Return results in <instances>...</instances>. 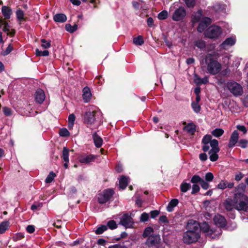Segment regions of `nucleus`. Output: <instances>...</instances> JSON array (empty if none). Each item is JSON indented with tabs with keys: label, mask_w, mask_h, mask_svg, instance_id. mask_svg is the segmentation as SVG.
Segmentation results:
<instances>
[{
	"label": "nucleus",
	"mask_w": 248,
	"mask_h": 248,
	"mask_svg": "<svg viewBox=\"0 0 248 248\" xmlns=\"http://www.w3.org/2000/svg\"><path fill=\"white\" fill-rule=\"evenodd\" d=\"M202 150L203 152L209 151V158L211 161H216L218 158L217 153L219 152L218 142L216 139L212 140L211 135H206L202 140Z\"/></svg>",
	"instance_id": "obj_1"
},
{
	"label": "nucleus",
	"mask_w": 248,
	"mask_h": 248,
	"mask_svg": "<svg viewBox=\"0 0 248 248\" xmlns=\"http://www.w3.org/2000/svg\"><path fill=\"white\" fill-rule=\"evenodd\" d=\"M200 237V225L197 221L193 220L188 221L187 224V231L183 234V241L186 244L194 243Z\"/></svg>",
	"instance_id": "obj_2"
},
{
	"label": "nucleus",
	"mask_w": 248,
	"mask_h": 248,
	"mask_svg": "<svg viewBox=\"0 0 248 248\" xmlns=\"http://www.w3.org/2000/svg\"><path fill=\"white\" fill-rule=\"evenodd\" d=\"M245 186L243 184H239L235 187L234 200L235 202V209L238 211L248 210V198L240 191H244Z\"/></svg>",
	"instance_id": "obj_3"
},
{
	"label": "nucleus",
	"mask_w": 248,
	"mask_h": 248,
	"mask_svg": "<svg viewBox=\"0 0 248 248\" xmlns=\"http://www.w3.org/2000/svg\"><path fill=\"white\" fill-rule=\"evenodd\" d=\"M206 62L207 65V69L208 72L212 75H216L218 73L221 69V64L217 61L213 60L208 57L206 59Z\"/></svg>",
	"instance_id": "obj_4"
},
{
	"label": "nucleus",
	"mask_w": 248,
	"mask_h": 248,
	"mask_svg": "<svg viewBox=\"0 0 248 248\" xmlns=\"http://www.w3.org/2000/svg\"><path fill=\"white\" fill-rule=\"evenodd\" d=\"M226 87L234 96H240L243 93V88L236 82L232 81L226 84Z\"/></svg>",
	"instance_id": "obj_5"
},
{
	"label": "nucleus",
	"mask_w": 248,
	"mask_h": 248,
	"mask_svg": "<svg viewBox=\"0 0 248 248\" xmlns=\"http://www.w3.org/2000/svg\"><path fill=\"white\" fill-rule=\"evenodd\" d=\"M222 33L221 29L217 26L210 27L205 32V35L210 38L218 37Z\"/></svg>",
	"instance_id": "obj_6"
},
{
	"label": "nucleus",
	"mask_w": 248,
	"mask_h": 248,
	"mask_svg": "<svg viewBox=\"0 0 248 248\" xmlns=\"http://www.w3.org/2000/svg\"><path fill=\"white\" fill-rule=\"evenodd\" d=\"M114 191L111 189L105 190L99 194L98 200L100 203L103 204L107 202L113 195Z\"/></svg>",
	"instance_id": "obj_7"
},
{
	"label": "nucleus",
	"mask_w": 248,
	"mask_h": 248,
	"mask_svg": "<svg viewBox=\"0 0 248 248\" xmlns=\"http://www.w3.org/2000/svg\"><path fill=\"white\" fill-rule=\"evenodd\" d=\"M96 111L93 108L89 109L84 114V123L88 126L94 123L95 120V114Z\"/></svg>",
	"instance_id": "obj_8"
},
{
	"label": "nucleus",
	"mask_w": 248,
	"mask_h": 248,
	"mask_svg": "<svg viewBox=\"0 0 248 248\" xmlns=\"http://www.w3.org/2000/svg\"><path fill=\"white\" fill-rule=\"evenodd\" d=\"M186 15V11L184 8L181 7L176 9L173 15L172 19L174 21H179L182 19Z\"/></svg>",
	"instance_id": "obj_9"
},
{
	"label": "nucleus",
	"mask_w": 248,
	"mask_h": 248,
	"mask_svg": "<svg viewBox=\"0 0 248 248\" xmlns=\"http://www.w3.org/2000/svg\"><path fill=\"white\" fill-rule=\"evenodd\" d=\"M120 223L126 228H130L132 227L133 220L130 216L127 214H125L121 217Z\"/></svg>",
	"instance_id": "obj_10"
},
{
	"label": "nucleus",
	"mask_w": 248,
	"mask_h": 248,
	"mask_svg": "<svg viewBox=\"0 0 248 248\" xmlns=\"http://www.w3.org/2000/svg\"><path fill=\"white\" fill-rule=\"evenodd\" d=\"M95 158L96 156L93 155H81L78 156V159L81 163L88 164L93 161Z\"/></svg>",
	"instance_id": "obj_11"
},
{
	"label": "nucleus",
	"mask_w": 248,
	"mask_h": 248,
	"mask_svg": "<svg viewBox=\"0 0 248 248\" xmlns=\"http://www.w3.org/2000/svg\"><path fill=\"white\" fill-rule=\"evenodd\" d=\"M239 139V133L237 130H234L232 134L229 142L228 143V147L229 148H232L235 146L237 143Z\"/></svg>",
	"instance_id": "obj_12"
},
{
	"label": "nucleus",
	"mask_w": 248,
	"mask_h": 248,
	"mask_svg": "<svg viewBox=\"0 0 248 248\" xmlns=\"http://www.w3.org/2000/svg\"><path fill=\"white\" fill-rule=\"evenodd\" d=\"M160 241L159 235H151L148 237L146 243L149 246H155L159 244Z\"/></svg>",
	"instance_id": "obj_13"
},
{
	"label": "nucleus",
	"mask_w": 248,
	"mask_h": 248,
	"mask_svg": "<svg viewBox=\"0 0 248 248\" xmlns=\"http://www.w3.org/2000/svg\"><path fill=\"white\" fill-rule=\"evenodd\" d=\"M236 42V38L234 36L227 38L220 45L221 48L227 49L235 44Z\"/></svg>",
	"instance_id": "obj_14"
},
{
	"label": "nucleus",
	"mask_w": 248,
	"mask_h": 248,
	"mask_svg": "<svg viewBox=\"0 0 248 248\" xmlns=\"http://www.w3.org/2000/svg\"><path fill=\"white\" fill-rule=\"evenodd\" d=\"M211 23V19L208 17H204L201 20L199 24L197 30L202 32Z\"/></svg>",
	"instance_id": "obj_15"
},
{
	"label": "nucleus",
	"mask_w": 248,
	"mask_h": 248,
	"mask_svg": "<svg viewBox=\"0 0 248 248\" xmlns=\"http://www.w3.org/2000/svg\"><path fill=\"white\" fill-rule=\"evenodd\" d=\"M215 223L220 227H224L226 225V221L225 218L220 215H217L214 217Z\"/></svg>",
	"instance_id": "obj_16"
},
{
	"label": "nucleus",
	"mask_w": 248,
	"mask_h": 248,
	"mask_svg": "<svg viewBox=\"0 0 248 248\" xmlns=\"http://www.w3.org/2000/svg\"><path fill=\"white\" fill-rule=\"evenodd\" d=\"M35 98L36 102L38 103H42L45 98V95L44 91L40 89H38L35 93Z\"/></svg>",
	"instance_id": "obj_17"
},
{
	"label": "nucleus",
	"mask_w": 248,
	"mask_h": 248,
	"mask_svg": "<svg viewBox=\"0 0 248 248\" xmlns=\"http://www.w3.org/2000/svg\"><path fill=\"white\" fill-rule=\"evenodd\" d=\"M235 202L234 199H228L224 202V206L227 211H232L235 208Z\"/></svg>",
	"instance_id": "obj_18"
},
{
	"label": "nucleus",
	"mask_w": 248,
	"mask_h": 248,
	"mask_svg": "<svg viewBox=\"0 0 248 248\" xmlns=\"http://www.w3.org/2000/svg\"><path fill=\"white\" fill-rule=\"evenodd\" d=\"M234 186V183H228L226 180H221L217 185V188L220 189H224L227 187L232 188Z\"/></svg>",
	"instance_id": "obj_19"
},
{
	"label": "nucleus",
	"mask_w": 248,
	"mask_h": 248,
	"mask_svg": "<svg viewBox=\"0 0 248 248\" xmlns=\"http://www.w3.org/2000/svg\"><path fill=\"white\" fill-rule=\"evenodd\" d=\"M92 94L90 89L88 87H85L83 89V98L85 102H89L91 98Z\"/></svg>",
	"instance_id": "obj_20"
},
{
	"label": "nucleus",
	"mask_w": 248,
	"mask_h": 248,
	"mask_svg": "<svg viewBox=\"0 0 248 248\" xmlns=\"http://www.w3.org/2000/svg\"><path fill=\"white\" fill-rule=\"evenodd\" d=\"M1 12L6 19H9L12 14V9L6 6H3L2 7Z\"/></svg>",
	"instance_id": "obj_21"
},
{
	"label": "nucleus",
	"mask_w": 248,
	"mask_h": 248,
	"mask_svg": "<svg viewBox=\"0 0 248 248\" xmlns=\"http://www.w3.org/2000/svg\"><path fill=\"white\" fill-rule=\"evenodd\" d=\"M53 19L55 22L63 23L66 21V16L63 14H57L53 17Z\"/></svg>",
	"instance_id": "obj_22"
},
{
	"label": "nucleus",
	"mask_w": 248,
	"mask_h": 248,
	"mask_svg": "<svg viewBox=\"0 0 248 248\" xmlns=\"http://www.w3.org/2000/svg\"><path fill=\"white\" fill-rule=\"evenodd\" d=\"M128 182L129 180L128 177H126L124 176H121L119 179L120 187L123 189H124L126 187Z\"/></svg>",
	"instance_id": "obj_23"
},
{
	"label": "nucleus",
	"mask_w": 248,
	"mask_h": 248,
	"mask_svg": "<svg viewBox=\"0 0 248 248\" xmlns=\"http://www.w3.org/2000/svg\"><path fill=\"white\" fill-rule=\"evenodd\" d=\"M178 203V200L176 199L171 200L169 203L167 209L169 212H172L174 207L176 206Z\"/></svg>",
	"instance_id": "obj_24"
},
{
	"label": "nucleus",
	"mask_w": 248,
	"mask_h": 248,
	"mask_svg": "<svg viewBox=\"0 0 248 248\" xmlns=\"http://www.w3.org/2000/svg\"><path fill=\"white\" fill-rule=\"evenodd\" d=\"M93 139L95 145L96 147L99 148L102 146L103 142L102 139L96 133H94L93 135Z\"/></svg>",
	"instance_id": "obj_25"
},
{
	"label": "nucleus",
	"mask_w": 248,
	"mask_h": 248,
	"mask_svg": "<svg viewBox=\"0 0 248 248\" xmlns=\"http://www.w3.org/2000/svg\"><path fill=\"white\" fill-rule=\"evenodd\" d=\"M3 31L4 32H6L7 35H14L15 34V30H12L10 31V27L8 25L7 21H4V24L3 25Z\"/></svg>",
	"instance_id": "obj_26"
},
{
	"label": "nucleus",
	"mask_w": 248,
	"mask_h": 248,
	"mask_svg": "<svg viewBox=\"0 0 248 248\" xmlns=\"http://www.w3.org/2000/svg\"><path fill=\"white\" fill-rule=\"evenodd\" d=\"M10 222L8 221H4L0 224V234L3 233L9 228Z\"/></svg>",
	"instance_id": "obj_27"
},
{
	"label": "nucleus",
	"mask_w": 248,
	"mask_h": 248,
	"mask_svg": "<svg viewBox=\"0 0 248 248\" xmlns=\"http://www.w3.org/2000/svg\"><path fill=\"white\" fill-rule=\"evenodd\" d=\"M184 130L189 134L193 135L196 130V127L192 124H188L185 126Z\"/></svg>",
	"instance_id": "obj_28"
},
{
	"label": "nucleus",
	"mask_w": 248,
	"mask_h": 248,
	"mask_svg": "<svg viewBox=\"0 0 248 248\" xmlns=\"http://www.w3.org/2000/svg\"><path fill=\"white\" fill-rule=\"evenodd\" d=\"M69 150L66 147H63L62 150V158L64 162H69Z\"/></svg>",
	"instance_id": "obj_29"
},
{
	"label": "nucleus",
	"mask_w": 248,
	"mask_h": 248,
	"mask_svg": "<svg viewBox=\"0 0 248 248\" xmlns=\"http://www.w3.org/2000/svg\"><path fill=\"white\" fill-rule=\"evenodd\" d=\"M224 130L221 128H216L211 132L212 134L215 137L218 138L223 135Z\"/></svg>",
	"instance_id": "obj_30"
},
{
	"label": "nucleus",
	"mask_w": 248,
	"mask_h": 248,
	"mask_svg": "<svg viewBox=\"0 0 248 248\" xmlns=\"http://www.w3.org/2000/svg\"><path fill=\"white\" fill-rule=\"evenodd\" d=\"M133 43L137 46H141L144 43L143 37L140 35L133 39Z\"/></svg>",
	"instance_id": "obj_31"
},
{
	"label": "nucleus",
	"mask_w": 248,
	"mask_h": 248,
	"mask_svg": "<svg viewBox=\"0 0 248 248\" xmlns=\"http://www.w3.org/2000/svg\"><path fill=\"white\" fill-rule=\"evenodd\" d=\"M16 18L19 21H21L24 19V13L23 11L20 9H18L16 11Z\"/></svg>",
	"instance_id": "obj_32"
},
{
	"label": "nucleus",
	"mask_w": 248,
	"mask_h": 248,
	"mask_svg": "<svg viewBox=\"0 0 248 248\" xmlns=\"http://www.w3.org/2000/svg\"><path fill=\"white\" fill-rule=\"evenodd\" d=\"M191 187V185L189 183L183 182L180 186L181 191L182 192H186Z\"/></svg>",
	"instance_id": "obj_33"
},
{
	"label": "nucleus",
	"mask_w": 248,
	"mask_h": 248,
	"mask_svg": "<svg viewBox=\"0 0 248 248\" xmlns=\"http://www.w3.org/2000/svg\"><path fill=\"white\" fill-rule=\"evenodd\" d=\"M65 29L67 31L73 33L78 29V26L76 24L71 26L70 24H67L65 25Z\"/></svg>",
	"instance_id": "obj_34"
},
{
	"label": "nucleus",
	"mask_w": 248,
	"mask_h": 248,
	"mask_svg": "<svg viewBox=\"0 0 248 248\" xmlns=\"http://www.w3.org/2000/svg\"><path fill=\"white\" fill-rule=\"evenodd\" d=\"M202 10H199L196 13H195V15L193 18V22H198L202 19Z\"/></svg>",
	"instance_id": "obj_35"
},
{
	"label": "nucleus",
	"mask_w": 248,
	"mask_h": 248,
	"mask_svg": "<svg viewBox=\"0 0 248 248\" xmlns=\"http://www.w3.org/2000/svg\"><path fill=\"white\" fill-rule=\"evenodd\" d=\"M42 43L41 46L45 49L48 48L51 46V41L50 40H46L44 39L41 40Z\"/></svg>",
	"instance_id": "obj_36"
},
{
	"label": "nucleus",
	"mask_w": 248,
	"mask_h": 248,
	"mask_svg": "<svg viewBox=\"0 0 248 248\" xmlns=\"http://www.w3.org/2000/svg\"><path fill=\"white\" fill-rule=\"evenodd\" d=\"M153 233V229L151 227H147L146 228L143 233V236L144 237H149L151 235H152V234Z\"/></svg>",
	"instance_id": "obj_37"
},
{
	"label": "nucleus",
	"mask_w": 248,
	"mask_h": 248,
	"mask_svg": "<svg viewBox=\"0 0 248 248\" xmlns=\"http://www.w3.org/2000/svg\"><path fill=\"white\" fill-rule=\"evenodd\" d=\"M200 231L202 230L204 232H212V231L210 230V229H209V227L208 224L206 222L203 223L201 227L200 226Z\"/></svg>",
	"instance_id": "obj_38"
},
{
	"label": "nucleus",
	"mask_w": 248,
	"mask_h": 248,
	"mask_svg": "<svg viewBox=\"0 0 248 248\" xmlns=\"http://www.w3.org/2000/svg\"><path fill=\"white\" fill-rule=\"evenodd\" d=\"M35 53L37 56H47L49 55V51L46 50L41 51L38 49H36Z\"/></svg>",
	"instance_id": "obj_39"
},
{
	"label": "nucleus",
	"mask_w": 248,
	"mask_h": 248,
	"mask_svg": "<svg viewBox=\"0 0 248 248\" xmlns=\"http://www.w3.org/2000/svg\"><path fill=\"white\" fill-rule=\"evenodd\" d=\"M168 13L166 10H164L158 15V18L160 20H164L168 17Z\"/></svg>",
	"instance_id": "obj_40"
},
{
	"label": "nucleus",
	"mask_w": 248,
	"mask_h": 248,
	"mask_svg": "<svg viewBox=\"0 0 248 248\" xmlns=\"http://www.w3.org/2000/svg\"><path fill=\"white\" fill-rule=\"evenodd\" d=\"M108 227L107 226L101 225L95 230V233L97 234H102L104 231H106Z\"/></svg>",
	"instance_id": "obj_41"
},
{
	"label": "nucleus",
	"mask_w": 248,
	"mask_h": 248,
	"mask_svg": "<svg viewBox=\"0 0 248 248\" xmlns=\"http://www.w3.org/2000/svg\"><path fill=\"white\" fill-rule=\"evenodd\" d=\"M248 144V141L245 139H241L238 142V145L242 148H246Z\"/></svg>",
	"instance_id": "obj_42"
},
{
	"label": "nucleus",
	"mask_w": 248,
	"mask_h": 248,
	"mask_svg": "<svg viewBox=\"0 0 248 248\" xmlns=\"http://www.w3.org/2000/svg\"><path fill=\"white\" fill-rule=\"evenodd\" d=\"M56 175L53 172H50L49 175L47 176L46 178V179L45 182L46 183H51L55 177Z\"/></svg>",
	"instance_id": "obj_43"
},
{
	"label": "nucleus",
	"mask_w": 248,
	"mask_h": 248,
	"mask_svg": "<svg viewBox=\"0 0 248 248\" xmlns=\"http://www.w3.org/2000/svg\"><path fill=\"white\" fill-rule=\"evenodd\" d=\"M75 120V116L73 114H71L69 115L68 117V122H69V127H72Z\"/></svg>",
	"instance_id": "obj_44"
},
{
	"label": "nucleus",
	"mask_w": 248,
	"mask_h": 248,
	"mask_svg": "<svg viewBox=\"0 0 248 248\" xmlns=\"http://www.w3.org/2000/svg\"><path fill=\"white\" fill-rule=\"evenodd\" d=\"M195 45L199 48H203L205 46V42L202 40H198L195 42Z\"/></svg>",
	"instance_id": "obj_45"
},
{
	"label": "nucleus",
	"mask_w": 248,
	"mask_h": 248,
	"mask_svg": "<svg viewBox=\"0 0 248 248\" xmlns=\"http://www.w3.org/2000/svg\"><path fill=\"white\" fill-rule=\"evenodd\" d=\"M202 179L198 175H194L191 180V182L193 184L200 183L202 181Z\"/></svg>",
	"instance_id": "obj_46"
},
{
	"label": "nucleus",
	"mask_w": 248,
	"mask_h": 248,
	"mask_svg": "<svg viewBox=\"0 0 248 248\" xmlns=\"http://www.w3.org/2000/svg\"><path fill=\"white\" fill-rule=\"evenodd\" d=\"M191 105L192 108L196 113H198L200 112L201 110V107L198 103L193 102L192 103Z\"/></svg>",
	"instance_id": "obj_47"
},
{
	"label": "nucleus",
	"mask_w": 248,
	"mask_h": 248,
	"mask_svg": "<svg viewBox=\"0 0 248 248\" xmlns=\"http://www.w3.org/2000/svg\"><path fill=\"white\" fill-rule=\"evenodd\" d=\"M59 134L62 137H66L69 136L70 133L66 128H62L60 130Z\"/></svg>",
	"instance_id": "obj_48"
},
{
	"label": "nucleus",
	"mask_w": 248,
	"mask_h": 248,
	"mask_svg": "<svg viewBox=\"0 0 248 248\" xmlns=\"http://www.w3.org/2000/svg\"><path fill=\"white\" fill-rule=\"evenodd\" d=\"M43 204L42 203H35L31 206V209L35 211L37 209H40L42 207Z\"/></svg>",
	"instance_id": "obj_49"
},
{
	"label": "nucleus",
	"mask_w": 248,
	"mask_h": 248,
	"mask_svg": "<svg viewBox=\"0 0 248 248\" xmlns=\"http://www.w3.org/2000/svg\"><path fill=\"white\" fill-rule=\"evenodd\" d=\"M149 219V215L146 213H143L140 217V220L142 222L147 221Z\"/></svg>",
	"instance_id": "obj_50"
},
{
	"label": "nucleus",
	"mask_w": 248,
	"mask_h": 248,
	"mask_svg": "<svg viewBox=\"0 0 248 248\" xmlns=\"http://www.w3.org/2000/svg\"><path fill=\"white\" fill-rule=\"evenodd\" d=\"M108 226L111 229L117 228V224L114 220H110L108 222Z\"/></svg>",
	"instance_id": "obj_51"
},
{
	"label": "nucleus",
	"mask_w": 248,
	"mask_h": 248,
	"mask_svg": "<svg viewBox=\"0 0 248 248\" xmlns=\"http://www.w3.org/2000/svg\"><path fill=\"white\" fill-rule=\"evenodd\" d=\"M185 1L188 7H193L195 5V0H185Z\"/></svg>",
	"instance_id": "obj_52"
},
{
	"label": "nucleus",
	"mask_w": 248,
	"mask_h": 248,
	"mask_svg": "<svg viewBox=\"0 0 248 248\" xmlns=\"http://www.w3.org/2000/svg\"><path fill=\"white\" fill-rule=\"evenodd\" d=\"M205 177L206 181L211 182L214 178V176L211 172H208L205 174Z\"/></svg>",
	"instance_id": "obj_53"
},
{
	"label": "nucleus",
	"mask_w": 248,
	"mask_h": 248,
	"mask_svg": "<svg viewBox=\"0 0 248 248\" xmlns=\"http://www.w3.org/2000/svg\"><path fill=\"white\" fill-rule=\"evenodd\" d=\"M3 112L7 116H10L12 114V110L7 107H4L3 108Z\"/></svg>",
	"instance_id": "obj_54"
},
{
	"label": "nucleus",
	"mask_w": 248,
	"mask_h": 248,
	"mask_svg": "<svg viewBox=\"0 0 248 248\" xmlns=\"http://www.w3.org/2000/svg\"><path fill=\"white\" fill-rule=\"evenodd\" d=\"M202 187L204 189H207L209 187V184L205 182L204 180H202V181H201V182L200 183Z\"/></svg>",
	"instance_id": "obj_55"
},
{
	"label": "nucleus",
	"mask_w": 248,
	"mask_h": 248,
	"mask_svg": "<svg viewBox=\"0 0 248 248\" xmlns=\"http://www.w3.org/2000/svg\"><path fill=\"white\" fill-rule=\"evenodd\" d=\"M202 78L197 75L194 76V81L197 85H201Z\"/></svg>",
	"instance_id": "obj_56"
},
{
	"label": "nucleus",
	"mask_w": 248,
	"mask_h": 248,
	"mask_svg": "<svg viewBox=\"0 0 248 248\" xmlns=\"http://www.w3.org/2000/svg\"><path fill=\"white\" fill-rule=\"evenodd\" d=\"M200 190V187L196 184H194L192 186V189L191 191L192 194H195Z\"/></svg>",
	"instance_id": "obj_57"
},
{
	"label": "nucleus",
	"mask_w": 248,
	"mask_h": 248,
	"mask_svg": "<svg viewBox=\"0 0 248 248\" xmlns=\"http://www.w3.org/2000/svg\"><path fill=\"white\" fill-rule=\"evenodd\" d=\"M13 47L11 45H9L6 48L5 51L3 53L4 55H6L9 54L13 50Z\"/></svg>",
	"instance_id": "obj_58"
},
{
	"label": "nucleus",
	"mask_w": 248,
	"mask_h": 248,
	"mask_svg": "<svg viewBox=\"0 0 248 248\" xmlns=\"http://www.w3.org/2000/svg\"><path fill=\"white\" fill-rule=\"evenodd\" d=\"M199 158L201 161H204L207 159V155L205 153H201L199 155Z\"/></svg>",
	"instance_id": "obj_59"
},
{
	"label": "nucleus",
	"mask_w": 248,
	"mask_h": 248,
	"mask_svg": "<svg viewBox=\"0 0 248 248\" xmlns=\"http://www.w3.org/2000/svg\"><path fill=\"white\" fill-rule=\"evenodd\" d=\"M27 231L29 233H32L35 231V228L33 225H29L26 228Z\"/></svg>",
	"instance_id": "obj_60"
},
{
	"label": "nucleus",
	"mask_w": 248,
	"mask_h": 248,
	"mask_svg": "<svg viewBox=\"0 0 248 248\" xmlns=\"http://www.w3.org/2000/svg\"><path fill=\"white\" fill-rule=\"evenodd\" d=\"M151 217L152 218H154L156 217L159 214V211L157 210L152 211L150 212Z\"/></svg>",
	"instance_id": "obj_61"
},
{
	"label": "nucleus",
	"mask_w": 248,
	"mask_h": 248,
	"mask_svg": "<svg viewBox=\"0 0 248 248\" xmlns=\"http://www.w3.org/2000/svg\"><path fill=\"white\" fill-rule=\"evenodd\" d=\"M147 25L150 27L154 26V20L152 17H149L147 21Z\"/></svg>",
	"instance_id": "obj_62"
},
{
	"label": "nucleus",
	"mask_w": 248,
	"mask_h": 248,
	"mask_svg": "<svg viewBox=\"0 0 248 248\" xmlns=\"http://www.w3.org/2000/svg\"><path fill=\"white\" fill-rule=\"evenodd\" d=\"M236 127L238 130L242 131L244 134H245L247 132L246 128L244 125H237Z\"/></svg>",
	"instance_id": "obj_63"
},
{
	"label": "nucleus",
	"mask_w": 248,
	"mask_h": 248,
	"mask_svg": "<svg viewBox=\"0 0 248 248\" xmlns=\"http://www.w3.org/2000/svg\"><path fill=\"white\" fill-rule=\"evenodd\" d=\"M243 177V175L241 173H239L238 174H237L235 176V180L236 181H240Z\"/></svg>",
	"instance_id": "obj_64"
}]
</instances>
